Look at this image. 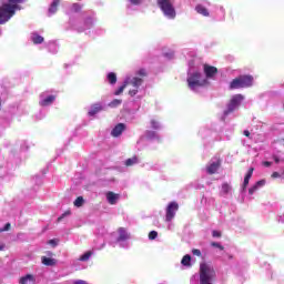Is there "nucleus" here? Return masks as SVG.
<instances>
[{
  "label": "nucleus",
  "instance_id": "nucleus-1",
  "mask_svg": "<svg viewBox=\"0 0 284 284\" xmlns=\"http://www.w3.org/2000/svg\"><path fill=\"white\" fill-rule=\"evenodd\" d=\"M28 0H8L0 6V26L8 23L17 14V10H21V3H26Z\"/></svg>",
  "mask_w": 284,
  "mask_h": 284
},
{
  "label": "nucleus",
  "instance_id": "nucleus-2",
  "mask_svg": "<svg viewBox=\"0 0 284 284\" xmlns=\"http://www.w3.org/2000/svg\"><path fill=\"white\" fill-rule=\"evenodd\" d=\"M216 271L207 263L200 264V284H214Z\"/></svg>",
  "mask_w": 284,
  "mask_h": 284
},
{
  "label": "nucleus",
  "instance_id": "nucleus-3",
  "mask_svg": "<svg viewBox=\"0 0 284 284\" xmlns=\"http://www.w3.org/2000/svg\"><path fill=\"white\" fill-rule=\"evenodd\" d=\"M254 85V77L252 75H239L230 82V90H241L244 88H252Z\"/></svg>",
  "mask_w": 284,
  "mask_h": 284
},
{
  "label": "nucleus",
  "instance_id": "nucleus-4",
  "mask_svg": "<svg viewBox=\"0 0 284 284\" xmlns=\"http://www.w3.org/2000/svg\"><path fill=\"white\" fill-rule=\"evenodd\" d=\"M158 6L164 17H168V19H176V9H174L172 0H158Z\"/></svg>",
  "mask_w": 284,
  "mask_h": 284
},
{
  "label": "nucleus",
  "instance_id": "nucleus-5",
  "mask_svg": "<svg viewBox=\"0 0 284 284\" xmlns=\"http://www.w3.org/2000/svg\"><path fill=\"white\" fill-rule=\"evenodd\" d=\"M243 99H245V97H243V94L233 95L227 104V109L224 111V116L232 114V112H234V110H236V108H239V105H241V103H243Z\"/></svg>",
  "mask_w": 284,
  "mask_h": 284
},
{
  "label": "nucleus",
  "instance_id": "nucleus-6",
  "mask_svg": "<svg viewBox=\"0 0 284 284\" xmlns=\"http://www.w3.org/2000/svg\"><path fill=\"white\" fill-rule=\"evenodd\" d=\"M189 88L191 90H194V88H201L203 85V82H201V73L194 72L187 78Z\"/></svg>",
  "mask_w": 284,
  "mask_h": 284
},
{
  "label": "nucleus",
  "instance_id": "nucleus-7",
  "mask_svg": "<svg viewBox=\"0 0 284 284\" xmlns=\"http://www.w3.org/2000/svg\"><path fill=\"white\" fill-rule=\"evenodd\" d=\"M176 212H179V203L170 202L166 207L165 221L170 223V221L176 216Z\"/></svg>",
  "mask_w": 284,
  "mask_h": 284
},
{
  "label": "nucleus",
  "instance_id": "nucleus-8",
  "mask_svg": "<svg viewBox=\"0 0 284 284\" xmlns=\"http://www.w3.org/2000/svg\"><path fill=\"white\" fill-rule=\"evenodd\" d=\"M123 132H125V124L123 123H118L113 130L111 131V136H113L114 139L121 136L123 134Z\"/></svg>",
  "mask_w": 284,
  "mask_h": 284
},
{
  "label": "nucleus",
  "instance_id": "nucleus-9",
  "mask_svg": "<svg viewBox=\"0 0 284 284\" xmlns=\"http://www.w3.org/2000/svg\"><path fill=\"white\" fill-rule=\"evenodd\" d=\"M204 74L207 79H212V77L219 74V69H216V67L204 64Z\"/></svg>",
  "mask_w": 284,
  "mask_h": 284
},
{
  "label": "nucleus",
  "instance_id": "nucleus-10",
  "mask_svg": "<svg viewBox=\"0 0 284 284\" xmlns=\"http://www.w3.org/2000/svg\"><path fill=\"white\" fill-rule=\"evenodd\" d=\"M221 168V159H219L216 162L211 163L206 168L207 174H216L219 172V169Z\"/></svg>",
  "mask_w": 284,
  "mask_h": 284
},
{
  "label": "nucleus",
  "instance_id": "nucleus-11",
  "mask_svg": "<svg viewBox=\"0 0 284 284\" xmlns=\"http://www.w3.org/2000/svg\"><path fill=\"white\" fill-rule=\"evenodd\" d=\"M126 81H129V85H132L136 90L143 85V78L134 77L133 79L128 78Z\"/></svg>",
  "mask_w": 284,
  "mask_h": 284
},
{
  "label": "nucleus",
  "instance_id": "nucleus-12",
  "mask_svg": "<svg viewBox=\"0 0 284 284\" xmlns=\"http://www.w3.org/2000/svg\"><path fill=\"white\" fill-rule=\"evenodd\" d=\"M253 174H254V168H250L246 175L244 176V182L242 185V190L244 192L247 190V185H250V179H252Z\"/></svg>",
  "mask_w": 284,
  "mask_h": 284
},
{
  "label": "nucleus",
  "instance_id": "nucleus-13",
  "mask_svg": "<svg viewBox=\"0 0 284 284\" xmlns=\"http://www.w3.org/2000/svg\"><path fill=\"white\" fill-rule=\"evenodd\" d=\"M119 197H120V195L112 192V191H109L106 193V200H108V203H110V205H116V202L119 201Z\"/></svg>",
  "mask_w": 284,
  "mask_h": 284
},
{
  "label": "nucleus",
  "instance_id": "nucleus-14",
  "mask_svg": "<svg viewBox=\"0 0 284 284\" xmlns=\"http://www.w3.org/2000/svg\"><path fill=\"white\" fill-rule=\"evenodd\" d=\"M54 101H57L55 95H48L45 99H43L39 103L42 108H48V105H52V103H54Z\"/></svg>",
  "mask_w": 284,
  "mask_h": 284
},
{
  "label": "nucleus",
  "instance_id": "nucleus-15",
  "mask_svg": "<svg viewBox=\"0 0 284 284\" xmlns=\"http://www.w3.org/2000/svg\"><path fill=\"white\" fill-rule=\"evenodd\" d=\"M41 261H42V265H45L47 267H54V265H57V260L51 257L42 256Z\"/></svg>",
  "mask_w": 284,
  "mask_h": 284
},
{
  "label": "nucleus",
  "instance_id": "nucleus-16",
  "mask_svg": "<svg viewBox=\"0 0 284 284\" xmlns=\"http://www.w3.org/2000/svg\"><path fill=\"white\" fill-rule=\"evenodd\" d=\"M103 110V106L99 103H95L91 106V110L88 112L89 116H94L95 114H99Z\"/></svg>",
  "mask_w": 284,
  "mask_h": 284
},
{
  "label": "nucleus",
  "instance_id": "nucleus-17",
  "mask_svg": "<svg viewBox=\"0 0 284 284\" xmlns=\"http://www.w3.org/2000/svg\"><path fill=\"white\" fill-rule=\"evenodd\" d=\"M118 232H119L118 242L128 241V239H130V234H128V231H125V229L120 227Z\"/></svg>",
  "mask_w": 284,
  "mask_h": 284
},
{
  "label": "nucleus",
  "instance_id": "nucleus-18",
  "mask_svg": "<svg viewBox=\"0 0 284 284\" xmlns=\"http://www.w3.org/2000/svg\"><path fill=\"white\" fill-rule=\"evenodd\" d=\"M195 10H196L197 14H202V17H210V11H207V8H205L202 4H197L195 7Z\"/></svg>",
  "mask_w": 284,
  "mask_h": 284
},
{
  "label": "nucleus",
  "instance_id": "nucleus-19",
  "mask_svg": "<svg viewBox=\"0 0 284 284\" xmlns=\"http://www.w3.org/2000/svg\"><path fill=\"white\" fill-rule=\"evenodd\" d=\"M36 281L34 275L27 274L20 278V284L36 283Z\"/></svg>",
  "mask_w": 284,
  "mask_h": 284
},
{
  "label": "nucleus",
  "instance_id": "nucleus-20",
  "mask_svg": "<svg viewBox=\"0 0 284 284\" xmlns=\"http://www.w3.org/2000/svg\"><path fill=\"white\" fill-rule=\"evenodd\" d=\"M31 41L34 43V45H39L43 43L44 39L39 33H32Z\"/></svg>",
  "mask_w": 284,
  "mask_h": 284
},
{
  "label": "nucleus",
  "instance_id": "nucleus-21",
  "mask_svg": "<svg viewBox=\"0 0 284 284\" xmlns=\"http://www.w3.org/2000/svg\"><path fill=\"white\" fill-rule=\"evenodd\" d=\"M139 163V158L136 155H133L132 158H129L125 162L124 165L126 168H132V165H136Z\"/></svg>",
  "mask_w": 284,
  "mask_h": 284
},
{
  "label": "nucleus",
  "instance_id": "nucleus-22",
  "mask_svg": "<svg viewBox=\"0 0 284 284\" xmlns=\"http://www.w3.org/2000/svg\"><path fill=\"white\" fill-rule=\"evenodd\" d=\"M182 265H184L185 267H190L192 266V256L190 255H184L182 261H181Z\"/></svg>",
  "mask_w": 284,
  "mask_h": 284
},
{
  "label": "nucleus",
  "instance_id": "nucleus-23",
  "mask_svg": "<svg viewBox=\"0 0 284 284\" xmlns=\"http://www.w3.org/2000/svg\"><path fill=\"white\" fill-rule=\"evenodd\" d=\"M128 85H130V80H125L123 85H121L115 92V97H119V94H123V90H125V88H128Z\"/></svg>",
  "mask_w": 284,
  "mask_h": 284
},
{
  "label": "nucleus",
  "instance_id": "nucleus-24",
  "mask_svg": "<svg viewBox=\"0 0 284 284\" xmlns=\"http://www.w3.org/2000/svg\"><path fill=\"white\" fill-rule=\"evenodd\" d=\"M59 3H61V0H53V2L51 3V7L49 8V12H51V14H54V12H57V8H59Z\"/></svg>",
  "mask_w": 284,
  "mask_h": 284
},
{
  "label": "nucleus",
  "instance_id": "nucleus-25",
  "mask_svg": "<svg viewBox=\"0 0 284 284\" xmlns=\"http://www.w3.org/2000/svg\"><path fill=\"white\" fill-rule=\"evenodd\" d=\"M85 203V200L83 199V196H78L75 199V201L73 202V205L75 207H83V204Z\"/></svg>",
  "mask_w": 284,
  "mask_h": 284
},
{
  "label": "nucleus",
  "instance_id": "nucleus-26",
  "mask_svg": "<svg viewBox=\"0 0 284 284\" xmlns=\"http://www.w3.org/2000/svg\"><path fill=\"white\" fill-rule=\"evenodd\" d=\"M109 83H111V85H114V83H116V73L114 72H110L106 77Z\"/></svg>",
  "mask_w": 284,
  "mask_h": 284
},
{
  "label": "nucleus",
  "instance_id": "nucleus-27",
  "mask_svg": "<svg viewBox=\"0 0 284 284\" xmlns=\"http://www.w3.org/2000/svg\"><path fill=\"white\" fill-rule=\"evenodd\" d=\"M90 256H92V251H88L84 254H82L79 261H82V262L90 261Z\"/></svg>",
  "mask_w": 284,
  "mask_h": 284
},
{
  "label": "nucleus",
  "instance_id": "nucleus-28",
  "mask_svg": "<svg viewBox=\"0 0 284 284\" xmlns=\"http://www.w3.org/2000/svg\"><path fill=\"white\" fill-rule=\"evenodd\" d=\"M230 190H232V186H230V184L227 182L222 184V192L224 194H227L230 192Z\"/></svg>",
  "mask_w": 284,
  "mask_h": 284
},
{
  "label": "nucleus",
  "instance_id": "nucleus-29",
  "mask_svg": "<svg viewBox=\"0 0 284 284\" xmlns=\"http://www.w3.org/2000/svg\"><path fill=\"white\" fill-rule=\"evenodd\" d=\"M72 212L70 210L65 211L61 216L58 217V223H61L62 220L65 219V216H70Z\"/></svg>",
  "mask_w": 284,
  "mask_h": 284
},
{
  "label": "nucleus",
  "instance_id": "nucleus-30",
  "mask_svg": "<svg viewBox=\"0 0 284 284\" xmlns=\"http://www.w3.org/2000/svg\"><path fill=\"white\" fill-rule=\"evenodd\" d=\"M146 139H156V132L154 131H146L145 132Z\"/></svg>",
  "mask_w": 284,
  "mask_h": 284
},
{
  "label": "nucleus",
  "instance_id": "nucleus-31",
  "mask_svg": "<svg viewBox=\"0 0 284 284\" xmlns=\"http://www.w3.org/2000/svg\"><path fill=\"white\" fill-rule=\"evenodd\" d=\"M138 77H141V79L148 77V72L145 71V69H140L136 72Z\"/></svg>",
  "mask_w": 284,
  "mask_h": 284
},
{
  "label": "nucleus",
  "instance_id": "nucleus-32",
  "mask_svg": "<svg viewBox=\"0 0 284 284\" xmlns=\"http://www.w3.org/2000/svg\"><path fill=\"white\" fill-rule=\"evenodd\" d=\"M156 236H159V232H156V231H151L149 233L150 241H154L156 239Z\"/></svg>",
  "mask_w": 284,
  "mask_h": 284
},
{
  "label": "nucleus",
  "instance_id": "nucleus-33",
  "mask_svg": "<svg viewBox=\"0 0 284 284\" xmlns=\"http://www.w3.org/2000/svg\"><path fill=\"white\" fill-rule=\"evenodd\" d=\"M211 245L212 247H217V250H221V251L225 250V247L221 245V243L219 242H212Z\"/></svg>",
  "mask_w": 284,
  "mask_h": 284
},
{
  "label": "nucleus",
  "instance_id": "nucleus-34",
  "mask_svg": "<svg viewBox=\"0 0 284 284\" xmlns=\"http://www.w3.org/2000/svg\"><path fill=\"white\" fill-rule=\"evenodd\" d=\"M151 128H153V130H159V121L151 120Z\"/></svg>",
  "mask_w": 284,
  "mask_h": 284
},
{
  "label": "nucleus",
  "instance_id": "nucleus-35",
  "mask_svg": "<svg viewBox=\"0 0 284 284\" xmlns=\"http://www.w3.org/2000/svg\"><path fill=\"white\" fill-rule=\"evenodd\" d=\"M72 9L74 10V12H79L81 10V4L79 3H73L72 4Z\"/></svg>",
  "mask_w": 284,
  "mask_h": 284
},
{
  "label": "nucleus",
  "instance_id": "nucleus-36",
  "mask_svg": "<svg viewBox=\"0 0 284 284\" xmlns=\"http://www.w3.org/2000/svg\"><path fill=\"white\" fill-rule=\"evenodd\" d=\"M212 236H213L214 239H221L222 234H221L220 231H213V232H212Z\"/></svg>",
  "mask_w": 284,
  "mask_h": 284
},
{
  "label": "nucleus",
  "instance_id": "nucleus-37",
  "mask_svg": "<svg viewBox=\"0 0 284 284\" xmlns=\"http://www.w3.org/2000/svg\"><path fill=\"white\" fill-rule=\"evenodd\" d=\"M256 190H258V186H256V184H254L251 189H248V194H254V192H256Z\"/></svg>",
  "mask_w": 284,
  "mask_h": 284
},
{
  "label": "nucleus",
  "instance_id": "nucleus-38",
  "mask_svg": "<svg viewBox=\"0 0 284 284\" xmlns=\"http://www.w3.org/2000/svg\"><path fill=\"white\" fill-rule=\"evenodd\" d=\"M10 227H11V224H10V223H7V224L4 225V227L0 230V232H9Z\"/></svg>",
  "mask_w": 284,
  "mask_h": 284
},
{
  "label": "nucleus",
  "instance_id": "nucleus-39",
  "mask_svg": "<svg viewBox=\"0 0 284 284\" xmlns=\"http://www.w3.org/2000/svg\"><path fill=\"white\" fill-rule=\"evenodd\" d=\"M192 254H193L194 256H201V250H199V248H193V250H192Z\"/></svg>",
  "mask_w": 284,
  "mask_h": 284
},
{
  "label": "nucleus",
  "instance_id": "nucleus-40",
  "mask_svg": "<svg viewBox=\"0 0 284 284\" xmlns=\"http://www.w3.org/2000/svg\"><path fill=\"white\" fill-rule=\"evenodd\" d=\"M255 185H256L257 187H263V185H265V180H260V181H257V182L255 183Z\"/></svg>",
  "mask_w": 284,
  "mask_h": 284
},
{
  "label": "nucleus",
  "instance_id": "nucleus-41",
  "mask_svg": "<svg viewBox=\"0 0 284 284\" xmlns=\"http://www.w3.org/2000/svg\"><path fill=\"white\" fill-rule=\"evenodd\" d=\"M138 92H139V90L133 89V90L129 91V94H130V97H136Z\"/></svg>",
  "mask_w": 284,
  "mask_h": 284
},
{
  "label": "nucleus",
  "instance_id": "nucleus-42",
  "mask_svg": "<svg viewBox=\"0 0 284 284\" xmlns=\"http://www.w3.org/2000/svg\"><path fill=\"white\" fill-rule=\"evenodd\" d=\"M111 105H121V100L115 99L111 102Z\"/></svg>",
  "mask_w": 284,
  "mask_h": 284
},
{
  "label": "nucleus",
  "instance_id": "nucleus-43",
  "mask_svg": "<svg viewBox=\"0 0 284 284\" xmlns=\"http://www.w3.org/2000/svg\"><path fill=\"white\" fill-rule=\"evenodd\" d=\"M59 243L57 242V240H50L49 241V245H52L53 247H57Z\"/></svg>",
  "mask_w": 284,
  "mask_h": 284
},
{
  "label": "nucleus",
  "instance_id": "nucleus-44",
  "mask_svg": "<svg viewBox=\"0 0 284 284\" xmlns=\"http://www.w3.org/2000/svg\"><path fill=\"white\" fill-rule=\"evenodd\" d=\"M132 6H139L141 3V0H129Z\"/></svg>",
  "mask_w": 284,
  "mask_h": 284
},
{
  "label": "nucleus",
  "instance_id": "nucleus-45",
  "mask_svg": "<svg viewBox=\"0 0 284 284\" xmlns=\"http://www.w3.org/2000/svg\"><path fill=\"white\" fill-rule=\"evenodd\" d=\"M271 176H272V179H278L281 176V173L280 172H273Z\"/></svg>",
  "mask_w": 284,
  "mask_h": 284
},
{
  "label": "nucleus",
  "instance_id": "nucleus-46",
  "mask_svg": "<svg viewBox=\"0 0 284 284\" xmlns=\"http://www.w3.org/2000/svg\"><path fill=\"white\" fill-rule=\"evenodd\" d=\"M264 168H270L272 165V162L265 161L263 162Z\"/></svg>",
  "mask_w": 284,
  "mask_h": 284
},
{
  "label": "nucleus",
  "instance_id": "nucleus-47",
  "mask_svg": "<svg viewBox=\"0 0 284 284\" xmlns=\"http://www.w3.org/2000/svg\"><path fill=\"white\" fill-rule=\"evenodd\" d=\"M73 284H88V282H85L83 280H78Z\"/></svg>",
  "mask_w": 284,
  "mask_h": 284
},
{
  "label": "nucleus",
  "instance_id": "nucleus-48",
  "mask_svg": "<svg viewBox=\"0 0 284 284\" xmlns=\"http://www.w3.org/2000/svg\"><path fill=\"white\" fill-rule=\"evenodd\" d=\"M273 159H274L275 163H281V160L278 159V156L274 155Z\"/></svg>",
  "mask_w": 284,
  "mask_h": 284
},
{
  "label": "nucleus",
  "instance_id": "nucleus-49",
  "mask_svg": "<svg viewBox=\"0 0 284 284\" xmlns=\"http://www.w3.org/2000/svg\"><path fill=\"white\" fill-rule=\"evenodd\" d=\"M243 134H244V136H250V131L245 130V131L243 132Z\"/></svg>",
  "mask_w": 284,
  "mask_h": 284
},
{
  "label": "nucleus",
  "instance_id": "nucleus-50",
  "mask_svg": "<svg viewBox=\"0 0 284 284\" xmlns=\"http://www.w3.org/2000/svg\"><path fill=\"white\" fill-rule=\"evenodd\" d=\"M229 256V258H230V261H232V258H234V255H227Z\"/></svg>",
  "mask_w": 284,
  "mask_h": 284
},
{
  "label": "nucleus",
  "instance_id": "nucleus-51",
  "mask_svg": "<svg viewBox=\"0 0 284 284\" xmlns=\"http://www.w3.org/2000/svg\"><path fill=\"white\" fill-rule=\"evenodd\" d=\"M3 251V246L0 244V252Z\"/></svg>",
  "mask_w": 284,
  "mask_h": 284
},
{
  "label": "nucleus",
  "instance_id": "nucleus-52",
  "mask_svg": "<svg viewBox=\"0 0 284 284\" xmlns=\"http://www.w3.org/2000/svg\"><path fill=\"white\" fill-rule=\"evenodd\" d=\"M49 256H52V253H51V252L49 253Z\"/></svg>",
  "mask_w": 284,
  "mask_h": 284
}]
</instances>
